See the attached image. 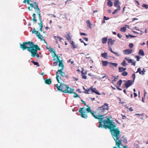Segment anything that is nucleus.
<instances>
[{
  "mask_svg": "<svg viewBox=\"0 0 148 148\" xmlns=\"http://www.w3.org/2000/svg\"><path fill=\"white\" fill-rule=\"evenodd\" d=\"M80 34L81 35H84V36H86L87 35V34L81 32L80 33Z\"/></svg>",
  "mask_w": 148,
  "mask_h": 148,
  "instance_id": "obj_58",
  "label": "nucleus"
},
{
  "mask_svg": "<svg viewBox=\"0 0 148 148\" xmlns=\"http://www.w3.org/2000/svg\"><path fill=\"white\" fill-rule=\"evenodd\" d=\"M50 52H53V53L55 54L54 57H55V56L56 57L57 55L55 53V51L53 49L51 48L50 49Z\"/></svg>",
  "mask_w": 148,
  "mask_h": 148,
  "instance_id": "obj_45",
  "label": "nucleus"
},
{
  "mask_svg": "<svg viewBox=\"0 0 148 148\" xmlns=\"http://www.w3.org/2000/svg\"><path fill=\"white\" fill-rule=\"evenodd\" d=\"M39 20L40 21V23H38V24L40 26V30L41 32L42 31V28L43 27V23L42 21V18L41 17L40 18H39Z\"/></svg>",
  "mask_w": 148,
  "mask_h": 148,
  "instance_id": "obj_13",
  "label": "nucleus"
},
{
  "mask_svg": "<svg viewBox=\"0 0 148 148\" xmlns=\"http://www.w3.org/2000/svg\"><path fill=\"white\" fill-rule=\"evenodd\" d=\"M138 54L142 56H144V52L142 49L140 50Z\"/></svg>",
  "mask_w": 148,
  "mask_h": 148,
  "instance_id": "obj_33",
  "label": "nucleus"
},
{
  "mask_svg": "<svg viewBox=\"0 0 148 148\" xmlns=\"http://www.w3.org/2000/svg\"><path fill=\"white\" fill-rule=\"evenodd\" d=\"M107 38L106 37L103 38L101 39L102 43L103 44L106 43L107 41Z\"/></svg>",
  "mask_w": 148,
  "mask_h": 148,
  "instance_id": "obj_27",
  "label": "nucleus"
},
{
  "mask_svg": "<svg viewBox=\"0 0 148 148\" xmlns=\"http://www.w3.org/2000/svg\"><path fill=\"white\" fill-rule=\"evenodd\" d=\"M102 63L103 64V65L104 66H106L107 64L109 63V62L106 61H102Z\"/></svg>",
  "mask_w": 148,
  "mask_h": 148,
  "instance_id": "obj_32",
  "label": "nucleus"
},
{
  "mask_svg": "<svg viewBox=\"0 0 148 148\" xmlns=\"http://www.w3.org/2000/svg\"><path fill=\"white\" fill-rule=\"evenodd\" d=\"M129 110H130V111L131 112H132L133 111V109H132V107H130L129 108Z\"/></svg>",
  "mask_w": 148,
  "mask_h": 148,
  "instance_id": "obj_62",
  "label": "nucleus"
},
{
  "mask_svg": "<svg viewBox=\"0 0 148 148\" xmlns=\"http://www.w3.org/2000/svg\"><path fill=\"white\" fill-rule=\"evenodd\" d=\"M113 5V3L110 0H108V5L110 7H112Z\"/></svg>",
  "mask_w": 148,
  "mask_h": 148,
  "instance_id": "obj_35",
  "label": "nucleus"
},
{
  "mask_svg": "<svg viewBox=\"0 0 148 148\" xmlns=\"http://www.w3.org/2000/svg\"><path fill=\"white\" fill-rule=\"evenodd\" d=\"M122 82V80H121L120 79L117 83V84L119 86H120L121 85Z\"/></svg>",
  "mask_w": 148,
  "mask_h": 148,
  "instance_id": "obj_44",
  "label": "nucleus"
},
{
  "mask_svg": "<svg viewBox=\"0 0 148 148\" xmlns=\"http://www.w3.org/2000/svg\"><path fill=\"white\" fill-rule=\"evenodd\" d=\"M54 38H55V39H56V42H57V43H58V40H59L60 41H61L62 40V38H60L58 36H55L54 37Z\"/></svg>",
  "mask_w": 148,
  "mask_h": 148,
  "instance_id": "obj_30",
  "label": "nucleus"
},
{
  "mask_svg": "<svg viewBox=\"0 0 148 148\" xmlns=\"http://www.w3.org/2000/svg\"><path fill=\"white\" fill-rule=\"evenodd\" d=\"M35 45L32 42L28 41L23 42L22 44H20V47L23 50L27 49V50L30 52Z\"/></svg>",
  "mask_w": 148,
  "mask_h": 148,
  "instance_id": "obj_2",
  "label": "nucleus"
},
{
  "mask_svg": "<svg viewBox=\"0 0 148 148\" xmlns=\"http://www.w3.org/2000/svg\"><path fill=\"white\" fill-rule=\"evenodd\" d=\"M103 19L105 20H107L109 19V18H107L106 16H104Z\"/></svg>",
  "mask_w": 148,
  "mask_h": 148,
  "instance_id": "obj_61",
  "label": "nucleus"
},
{
  "mask_svg": "<svg viewBox=\"0 0 148 148\" xmlns=\"http://www.w3.org/2000/svg\"><path fill=\"white\" fill-rule=\"evenodd\" d=\"M127 72L124 71L122 73V75L123 76H125L127 75Z\"/></svg>",
  "mask_w": 148,
  "mask_h": 148,
  "instance_id": "obj_46",
  "label": "nucleus"
},
{
  "mask_svg": "<svg viewBox=\"0 0 148 148\" xmlns=\"http://www.w3.org/2000/svg\"><path fill=\"white\" fill-rule=\"evenodd\" d=\"M40 49L37 45H35L32 49L30 52L31 53V56L32 57L36 56L37 58L39 57V54L37 53L38 50H40Z\"/></svg>",
  "mask_w": 148,
  "mask_h": 148,
  "instance_id": "obj_5",
  "label": "nucleus"
},
{
  "mask_svg": "<svg viewBox=\"0 0 148 148\" xmlns=\"http://www.w3.org/2000/svg\"><path fill=\"white\" fill-rule=\"evenodd\" d=\"M45 83L46 84H50L51 83V80L50 79L48 78L45 80Z\"/></svg>",
  "mask_w": 148,
  "mask_h": 148,
  "instance_id": "obj_19",
  "label": "nucleus"
},
{
  "mask_svg": "<svg viewBox=\"0 0 148 148\" xmlns=\"http://www.w3.org/2000/svg\"><path fill=\"white\" fill-rule=\"evenodd\" d=\"M129 36L131 37V38H133V37H136V36H133V35H131L130 34H129Z\"/></svg>",
  "mask_w": 148,
  "mask_h": 148,
  "instance_id": "obj_60",
  "label": "nucleus"
},
{
  "mask_svg": "<svg viewBox=\"0 0 148 148\" xmlns=\"http://www.w3.org/2000/svg\"><path fill=\"white\" fill-rule=\"evenodd\" d=\"M90 113L95 119H98L99 123V127L103 128V125H104L105 121H107V118L106 119L103 121V119H104V116H105V115L99 114L98 115L96 116L92 112V113Z\"/></svg>",
  "mask_w": 148,
  "mask_h": 148,
  "instance_id": "obj_3",
  "label": "nucleus"
},
{
  "mask_svg": "<svg viewBox=\"0 0 148 148\" xmlns=\"http://www.w3.org/2000/svg\"><path fill=\"white\" fill-rule=\"evenodd\" d=\"M82 78H84V79H86L87 78V76H86L84 75V76H83Z\"/></svg>",
  "mask_w": 148,
  "mask_h": 148,
  "instance_id": "obj_64",
  "label": "nucleus"
},
{
  "mask_svg": "<svg viewBox=\"0 0 148 148\" xmlns=\"http://www.w3.org/2000/svg\"><path fill=\"white\" fill-rule=\"evenodd\" d=\"M126 68H123V67H119V71L120 72H123L125 71L126 70Z\"/></svg>",
  "mask_w": 148,
  "mask_h": 148,
  "instance_id": "obj_26",
  "label": "nucleus"
},
{
  "mask_svg": "<svg viewBox=\"0 0 148 148\" xmlns=\"http://www.w3.org/2000/svg\"><path fill=\"white\" fill-rule=\"evenodd\" d=\"M117 36L120 38H121L122 37V36L119 33L117 34Z\"/></svg>",
  "mask_w": 148,
  "mask_h": 148,
  "instance_id": "obj_51",
  "label": "nucleus"
},
{
  "mask_svg": "<svg viewBox=\"0 0 148 148\" xmlns=\"http://www.w3.org/2000/svg\"><path fill=\"white\" fill-rule=\"evenodd\" d=\"M65 86L64 84H60V86H58V84H56L55 86L56 87L58 90L63 92L65 93V90H63L64 86Z\"/></svg>",
  "mask_w": 148,
  "mask_h": 148,
  "instance_id": "obj_8",
  "label": "nucleus"
},
{
  "mask_svg": "<svg viewBox=\"0 0 148 148\" xmlns=\"http://www.w3.org/2000/svg\"><path fill=\"white\" fill-rule=\"evenodd\" d=\"M66 89H65V93L71 94L73 92L74 89L69 88L68 86L65 85Z\"/></svg>",
  "mask_w": 148,
  "mask_h": 148,
  "instance_id": "obj_9",
  "label": "nucleus"
},
{
  "mask_svg": "<svg viewBox=\"0 0 148 148\" xmlns=\"http://www.w3.org/2000/svg\"><path fill=\"white\" fill-rule=\"evenodd\" d=\"M132 51V49H126L123 51V53L125 55H129L131 53Z\"/></svg>",
  "mask_w": 148,
  "mask_h": 148,
  "instance_id": "obj_12",
  "label": "nucleus"
},
{
  "mask_svg": "<svg viewBox=\"0 0 148 148\" xmlns=\"http://www.w3.org/2000/svg\"><path fill=\"white\" fill-rule=\"evenodd\" d=\"M108 108V104L107 103H105L103 105L97 109V111L99 113H105L104 114L105 115L107 113Z\"/></svg>",
  "mask_w": 148,
  "mask_h": 148,
  "instance_id": "obj_4",
  "label": "nucleus"
},
{
  "mask_svg": "<svg viewBox=\"0 0 148 148\" xmlns=\"http://www.w3.org/2000/svg\"><path fill=\"white\" fill-rule=\"evenodd\" d=\"M89 90H85V91L84 92V93L87 94L88 93V92H89Z\"/></svg>",
  "mask_w": 148,
  "mask_h": 148,
  "instance_id": "obj_57",
  "label": "nucleus"
},
{
  "mask_svg": "<svg viewBox=\"0 0 148 148\" xmlns=\"http://www.w3.org/2000/svg\"><path fill=\"white\" fill-rule=\"evenodd\" d=\"M86 23L87 24V26L90 28H91V26L92 25V24L90 23V21L89 20H87L86 21Z\"/></svg>",
  "mask_w": 148,
  "mask_h": 148,
  "instance_id": "obj_31",
  "label": "nucleus"
},
{
  "mask_svg": "<svg viewBox=\"0 0 148 148\" xmlns=\"http://www.w3.org/2000/svg\"><path fill=\"white\" fill-rule=\"evenodd\" d=\"M104 76H103L102 78H100L99 79L101 80V79L103 78H104L106 77L107 79H108V80H109V79L108 78V77L106 75V74H104Z\"/></svg>",
  "mask_w": 148,
  "mask_h": 148,
  "instance_id": "obj_47",
  "label": "nucleus"
},
{
  "mask_svg": "<svg viewBox=\"0 0 148 148\" xmlns=\"http://www.w3.org/2000/svg\"><path fill=\"white\" fill-rule=\"evenodd\" d=\"M29 0H24L23 1V3H26V2L27 3L29 4V3H28L29 1Z\"/></svg>",
  "mask_w": 148,
  "mask_h": 148,
  "instance_id": "obj_49",
  "label": "nucleus"
},
{
  "mask_svg": "<svg viewBox=\"0 0 148 148\" xmlns=\"http://www.w3.org/2000/svg\"><path fill=\"white\" fill-rule=\"evenodd\" d=\"M72 93H73L74 94V95L73 96L74 98H77V97H79L78 96V95L75 92H73Z\"/></svg>",
  "mask_w": 148,
  "mask_h": 148,
  "instance_id": "obj_40",
  "label": "nucleus"
},
{
  "mask_svg": "<svg viewBox=\"0 0 148 148\" xmlns=\"http://www.w3.org/2000/svg\"><path fill=\"white\" fill-rule=\"evenodd\" d=\"M107 55L108 53L106 52L102 53L101 54L102 57L104 58H108Z\"/></svg>",
  "mask_w": 148,
  "mask_h": 148,
  "instance_id": "obj_28",
  "label": "nucleus"
},
{
  "mask_svg": "<svg viewBox=\"0 0 148 148\" xmlns=\"http://www.w3.org/2000/svg\"><path fill=\"white\" fill-rule=\"evenodd\" d=\"M132 81L130 80H128L125 84V85L126 88H127L130 86L132 84Z\"/></svg>",
  "mask_w": 148,
  "mask_h": 148,
  "instance_id": "obj_15",
  "label": "nucleus"
},
{
  "mask_svg": "<svg viewBox=\"0 0 148 148\" xmlns=\"http://www.w3.org/2000/svg\"><path fill=\"white\" fill-rule=\"evenodd\" d=\"M111 65L114 66L115 67H116L118 65L117 64L115 63L110 62V63Z\"/></svg>",
  "mask_w": 148,
  "mask_h": 148,
  "instance_id": "obj_43",
  "label": "nucleus"
},
{
  "mask_svg": "<svg viewBox=\"0 0 148 148\" xmlns=\"http://www.w3.org/2000/svg\"><path fill=\"white\" fill-rule=\"evenodd\" d=\"M83 38L86 41H88V38H87L86 37H84Z\"/></svg>",
  "mask_w": 148,
  "mask_h": 148,
  "instance_id": "obj_59",
  "label": "nucleus"
},
{
  "mask_svg": "<svg viewBox=\"0 0 148 148\" xmlns=\"http://www.w3.org/2000/svg\"><path fill=\"white\" fill-rule=\"evenodd\" d=\"M36 14L35 13H34L32 15V16L33 17L32 20L34 21V23L36 22L37 21V20L36 19Z\"/></svg>",
  "mask_w": 148,
  "mask_h": 148,
  "instance_id": "obj_34",
  "label": "nucleus"
},
{
  "mask_svg": "<svg viewBox=\"0 0 148 148\" xmlns=\"http://www.w3.org/2000/svg\"><path fill=\"white\" fill-rule=\"evenodd\" d=\"M120 5H118V7H117V8L114 10V11L112 12V14H114L117 13L120 10Z\"/></svg>",
  "mask_w": 148,
  "mask_h": 148,
  "instance_id": "obj_22",
  "label": "nucleus"
},
{
  "mask_svg": "<svg viewBox=\"0 0 148 148\" xmlns=\"http://www.w3.org/2000/svg\"><path fill=\"white\" fill-rule=\"evenodd\" d=\"M135 57L137 58V60L139 61L140 57H139L138 56H136Z\"/></svg>",
  "mask_w": 148,
  "mask_h": 148,
  "instance_id": "obj_54",
  "label": "nucleus"
},
{
  "mask_svg": "<svg viewBox=\"0 0 148 148\" xmlns=\"http://www.w3.org/2000/svg\"><path fill=\"white\" fill-rule=\"evenodd\" d=\"M135 115H137L138 116H143V114H135Z\"/></svg>",
  "mask_w": 148,
  "mask_h": 148,
  "instance_id": "obj_52",
  "label": "nucleus"
},
{
  "mask_svg": "<svg viewBox=\"0 0 148 148\" xmlns=\"http://www.w3.org/2000/svg\"><path fill=\"white\" fill-rule=\"evenodd\" d=\"M113 148H127L126 145L125 146L121 145L119 146H116L114 147Z\"/></svg>",
  "mask_w": 148,
  "mask_h": 148,
  "instance_id": "obj_25",
  "label": "nucleus"
},
{
  "mask_svg": "<svg viewBox=\"0 0 148 148\" xmlns=\"http://www.w3.org/2000/svg\"><path fill=\"white\" fill-rule=\"evenodd\" d=\"M32 63H33V64H34V65H36L38 66H40V65L39 64V63L38 62H34L33 61H32Z\"/></svg>",
  "mask_w": 148,
  "mask_h": 148,
  "instance_id": "obj_39",
  "label": "nucleus"
},
{
  "mask_svg": "<svg viewBox=\"0 0 148 148\" xmlns=\"http://www.w3.org/2000/svg\"><path fill=\"white\" fill-rule=\"evenodd\" d=\"M126 27H123L120 28V30L123 32H125L126 31Z\"/></svg>",
  "mask_w": 148,
  "mask_h": 148,
  "instance_id": "obj_36",
  "label": "nucleus"
},
{
  "mask_svg": "<svg viewBox=\"0 0 148 148\" xmlns=\"http://www.w3.org/2000/svg\"><path fill=\"white\" fill-rule=\"evenodd\" d=\"M125 59L128 61V63H132V64L134 66H135L136 65V62H134L133 60L131 59H129L128 58H125Z\"/></svg>",
  "mask_w": 148,
  "mask_h": 148,
  "instance_id": "obj_10",
  "label": "nucleus"
},
{
  "mask_svg": "<svg viewBox=\"0 0 148 148\" xmlns=\"http://www.w3.org/2000/svg\"><path fill=\"white\" fill-rule=\"evenodd\" d=\"M114 79L112 80V82L113 83H114V82H116V81L117 79H118V78L119 77V76H117L116 77H114Z\"/></svg>",
  "mask_w": 148,
  "mask_h": 148,
  "instance_id": "obj_38",
  "label": "nucleus"
},
{
  "mask_svg": "<svg viewBox=\"0 0 148 148\" xmlns=\"http://www.w3.org/2000/svg\"><path fill=\"white\" fill-rule=\"evenodd\" d=\"M142 7L145 8L146 9H148V5L146 4H143L142 5Z\"/></svg>",
  "mask_w": 148,
  "mask_h": 148,
  "instance_id": "obj_41",
  "label": "nucleus"
},
{
  "mask_svg": "<svg viewBox=\"0 0 148 148\" xmlns=\"http://www.w3.org/2000/svg\"><path fill=\"white\" fill-rule=\"evenodd\" d=\"M104 123V125H103V127L110 130L112 136L115 141V146L123 145L119 138L120 132L118 129L116 128V126L114 125V122L108 118H107V121H105Z\"/></svg>",
  "mask_w": 148,
  "mask_h": 148,
  "instance_id": "obj_1",
  "label": "nucleus"
},
{
  "mask_svg": "<svg viewBox=\"0 0 148 148\" xmlns=\"http://www.w3.org/2000/svg\"><path fill=\"white\" fill-rule=\"evenodd\" d=\"M90 88L91 89V90L93 92H95L96 94L98 95H100V94L98 92V91L97 90L96 88H92V87Z\"/></svg>",
  "mask_w": 148,
  "mask_h": 148,
  "instance_id": "obj_17",
  "label": "nucleus"
},
{
  "mask_svg": "<svg viewBox=\"0 0 148 148\" xmlns=\"http://www.w3.org/2000/svg\"><path fill=\"white\" fill-rule=\"evenodd\" d=\"M65 37H66V39L68 40V41L70 43L72 41L71 40V37L69 34L66 35L65 36Z\"/></svg>",
  "mask_w": 148,
  "mask_h": 148,
  "instance_id": "obj_23",
  "label": "nucleus"
},
{
  "mask_svg": "<svg viewBox=\"0 0 148 148\" xmlns=\"http://www.w3.org/2000/svg\"><path fill=\"white\" fill-rule=\"evenodd\" d=\"M30 5V6L31 7H33L34 8H35L33 6V4H32V3H30L29 4Z\"/></svg>",
  "mask_w": 148,
  "mask_h": 148,
  "instance_id": "obj_63",
  "label": "nucleus"
},
{
  "mask_svg": "<svg viewBox=\"0 0 148 148\" xmlns=\"http://www.w3.org/2000/svg\"><path fill=\"white\" fill-rule=\"evenodd\" d=\"M122 65L123 66H126L127 64L126 63V61L125 60H124L122 62V63H121Z\"/></svg>",
  "mask_w": 148,
  "mask_h": 148,
  "instance_id": "obj_42",
  "label": "nucleus"
},
{
  "mask_svg": "<svg viewBox=\"0 0 148 148\" xmlns=\"http://www.w3.org/2000/svg\"><path fill=\"white\" fill-rule=\"evenodd\" d=\"M113 53L115 54L116 56H119V55L117 53L113 52Z\"/></svg>",
  "mask_w": 148,
  "mask_h": 148,
  "instance_id": "obj_56",
  "label": "nucleus"
},
{
  "mask_svg": "<svg viewBox=\"0 0 148 148\" xmlns=\"http://www.w3.org/2000/svg\"><path fill=\"white\" fill-rule=\"evenodd\" d=\"M88 108H86V110L85 109L84 110H86L87 111V112H90V113H92V111L91 110V109L90 108V107H89V106L88 107Z\"/></svg>",
  "mask_w": 148,
  "mask_h": 148,
  "instance_id": "obj_37",
  "label": "nucleus"
},
{
  "mask_svg": "<svg viewBox=\"0 0 148 148\" xmlns=\"http://www.w3.org/2000/svg\"><path fill=\"white\" fill-rule=\"evenodd\" d=\"M70 43L71 46V48L73 49L77 48L78 47L77 44H75L73 41L71 42Z\"/></svg>",
  "mask_w": 148,
  "mask_h": 148,
  "instance_id": "obj_14",
  "label": "nucleus"
},
{
  "mask_svg": "<svg viewBox=\"0 0 148 148\" xmlns=\"http://www.w3.org/2000/svg\"><path fill=\"white\" fill-rule=\"evenodd\" d=\"M58 62L59 63V67H61V69H63L64 68V65L62 64V61H60H60L59 62Z\"/></svg>",
  "mask_w": 148,
  "mask_h": 148,
  "instance_id": "obj_29",
  "label": "nucleus"
},
{
  "mask_svg": "<svg viewBox=\"0 0 148 148\" xmlns=\"http://www.w3.org/2000/svg\"><path fill=\"white\" fill-rule=\"evenodd\" d=\"M132 77L134 79V80L135 78V74H133L132 75Z\"/></svg>",
  "mask_w": 148,
  "mask_h": 148,
  "instance_id": "obj_53",
  "label": "nucleus"
},
{
  "mask_svg": "<svg viewBox=\"0 0 148 148\" xmlns=\"http://www.w3.org/2000/svg\"><path fill=\"white\" fill-rule=\"evenodd\" d=\"M63 69H60L59 70H58V72H59V73L61 75V77H63L64 76V72L62 71V70Z\"/></svg>",
  "mask_w": 148,
  "mask_h": 148,
  "instance_id": "obj_20",
  "label": "nucleus"
},
{
  "mask_svg": "<svg viewBox=\"0 0 148 148\" xmlns=\"http://www.w3.org/2000/svg\"><path fill=\"white\" fill-rule=\"evenodd\" d=\"M56 57L57 60L56 62H54L53 63V66H54L57 65L58 62L60 61V59L57 56H56Z\"/></svg>",
  "mask_w": 148,
  "mask_h": 148,
  "instance_id": "obj_21",
  "label": "nucleus"
},
{
  "mask_svg": "<svg viewBox=\"0 0 148 148\" xmlns=\"http://www.w3.org/2000/svg\"><path fill=\"white\" fill-rule=\"evenodd\" d=\"M141 75H143L145 73L143 72L142 71H141L139 73Z\"/></svg>",
  "mask_w": 148,
  "mask_h": 148,
  "instance_id": "obj_55",
  "label": "nucleus"
},
{
  "mask_svg": "<svg viewBox=\"0 0 148 148\" xmlns=\"http://www.w3.org/2000/svg\"><path fill=\"white\" fill-rule=\"evenodd\" d=\"M32 33L36 34L39 39H41L43 38L42 36L41 35L40 33H38V31L36 30L32 31Z\"/></svg>",
  "mask_w": 148,
  "mask_h": 148,
  "instance_id": "obj_11",
  "label": "nucleus"
},
{
  "mask_svg": "<svg viewBox=\"0 0 148 148\" xmlns=\"http://www.w3.org/2000/svg\"><path fill=\"white\" fill-rule=\"evenodd\" d=\"M133 44L132 43H130L129 45V47L131 48H132L133 47Z\"/></svg>",
  "mask_w": 148,
  "mask_h": 148,
  "instance_id": "obj_48",
  "label": "nucleus"
},
{
  "mask_svg": "<svg viewBox=\"0 0 148 148\" xmlns=\"http://www.w3.org/2000/svg\"><path fill=\"white\" fill-rule=\"evenodd\" d=\"M141 69L140 68H139L138 69L136 73H137L138 72H139V73H140V72L141 71Z\"/></svg>",
  "mask_w": 148,
  "mask_h": 148,
  "instance_id": "obj_50",
  "label": "nucleus"
},
{
  "mask_svg": "<svg viewBox=\"0 0 148 148\" xmlns=\"http://www.w3.org/2000/svg\"><path fill=\"white\" fill-rule=\"evenodd\" d=\"M34 4H35V6H36V8L37 10V12L38 13V15L39 18L41 17V16L40 15V9L38 7V6L37 4L36 3H34Z\"/></svg>",
  "mask_w": 148,
  "mask_h": 148,
  "instance_id": "obj_16",
  "label": "nucleus"
},
{
  "mask_svg": "<svg viewBox=\"0 0 148 148\" xmlns=\"http://www.w3.org/2000/svg\"><path fill=\"white\" fill-rule=\"evenodd\" d=\"M56 79L58 82L60 84H64V80L63 79L62 77H59L58 72L56 73Z\"/></svg>",
  "mask_w": 148,
  "mask_h": 148,
  "instance_id": "obj_7",
  "label": "nucleus"
},
{
  "mask_svg": "<svg viewBox=\"0 0 148 148\" xmlns=\"http://www.w3.org/2000/svg\"><path fill=\"white\" fill-rule=\"evenodd\" d=\"M114 2V6L116 7H118V5H119V0H115Z\"/></svg>",
  "mask_w": 148,
  "mask_h": 148,
  "instance_id": "obj_24",
  "label": "nucleus"
},
{
  "mask_svg": "<svg viewBox=\"0 0 148 148\" xmlns=\"http://www.w3.org/2000/svg\"><path fill=\"white\" fill-rule=\"evenodd\" d=\"M85 108L83 107L81 108L79 111V112L81 113V116L84 119H86L88 117V115L87 112H86L85 110H84V109H85Z\"/></svg>",
  "mask_w": 148,
  "mask_h": 148,
  "instance_id": "obj_6",
  "label": "nucleus"
},
{
  "mask_svg": "<svg viewBox=\"0 0 148 148\" xmlns=\"http://www.w3.org/2000/svg\"><path fill=\"white\" fill-rule=\"evenodd\" d=\"M114 41V40H113L111 38H109L108 39V45L110 44L112 45H113Z\"/></svg>",
  "mask_w": 148,
  "mask_h": 148,
  "instance_id": "obj_18",
  "label": "nucleus"
}]
</instances>
